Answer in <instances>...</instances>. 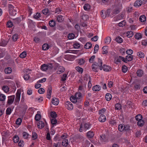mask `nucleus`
<instances>
[{
  "label": "nucleus",
  "mask_w": 147,
  "mask_h": 147,
  "mask_svg": "<svg viewBox=\"0 0 147 147\" xmlns=\"http://www.w3.org/2000/svg\"><path fill=\"white\" fill-rule=\"evenodd\" d=\"M106 118L104 115H100L98 118L99 121L101 122H103L105 121Z\"/></svg>",
  "instance_id": "obj_12"
},
{
  "label": "nucleus",
  "mask_w": 147,
  "mask_h": 147,
  "mask_svg": "<svg viewBox=\"0 0 147 147\" xmlns=\"http://www.w3.org/2000/svg\"><path fill=\"white\" fill-rule=\"evenodd\" d=\"M70 100L73 103H75L77 101V98L76 97L73 96H71L70 98Z\"/></svg>",
  "instance_id": "obj_36"
},
{
  "label": "nucleus",
  "mask_w": 147,
  "mask_h": 147,
  "mask_svg": "<svg viewBox=\"0 0 147 147\" xmlns=\"http://www.w3.org/2000/svg\"><path fill=\"white\" fill-rule=\"evenodd\" d=\"M144 124V121L143 120H140L137 123V125L140 127H142Z\"/></svg>",
  "instance_id": "obj_20"
},
{
  "label": "nucleus",
  "mask_w": 147,
  "mask_h": 147,
  "mask_svg": "<svg viewBox=\"0 0 147 147\" xmlns=\"http://www.w3.org/2000/svg\"><path fill=\"white\" fill-rule=\"evenodd\" d=\"M51 122L52 124L55 125L57 123V120L55 118H51Z\"/></svg>",
  "instance_id": "obj_46"
},
{
  "label": "nucleus",
  "mask_w": 147,
  "mask_h": 147,
  "mask_svg": "<svg viewBox=\"0 0 147 147\" xmlns=\"http://www.w3.org/2000/svg\"><path fill=\"white\" fill-rule=\"evenodd\" d=\"M68 144V140L64 139L62 142V145L65 147L67 146Z\"/></svg>",
  "instance_id": "obj_31"
},
{
  "label": "nucleus",
  "mask_w": 147,
  "mask_h": 147,
  "mask_svg": "<svg viewBox=\"0 0 147 147\" xmlns=\"http://www.w3.org/2000/svg\"><path fill=\"white\" fill-rule=\"evenodd\" d=\"M106 111V109L105 108H103L100 110L99 111V113L100 115H103V114H104L105 112Z\"/></svg>",
  "instance_id": "obj_52"
},
{
  "label": "nucleus",
  "mask_w": 147,
  "mask_h": 147,
  "mask_svg": "<svg viewBox=\"0 0 147 147\" xmlns=\"http://www.w3.org/2000/svg\"><path fill=\"white\" fill-rule=\"evenodd\" d=\"M76 70L79 72L82 73L83 71V69L80 67L77 66L76 67Z\"/></svg>",
  "instance_id": "obj_56"
},
{
  "label": "nucleus",
  "mask_w": 147,
  "mask_h": 147,
  "mask_svg": "<svg viewBox=\"0 0 147 147\" xmlns=\"http://www.w3.org/2000/svg\"><path fill=\"white\" fill-rule=\"evenodd\" d=\"M102 67L103 70L105 71H109L111 70V68L110 66L105 65H103Z\"/></svg>",
  "instance_id": "obj_11"
},
{
  "label": "nucleus",
  "mask_w": 147,
  "mask_h": 147,
  "mask_svg": "<svg viewBox=\"0 0 147 147\" xmlns=\"http://www.w3.org/2000/svg\"><path fill=\"white\" fill-rule=\"evenodd\" d=\"M75 35L73 33H69L68 36V38L69 40L74 39V38Z\"/></svg>",
  "instance_id": "obj_41"
},
{
  "label": "nucleus",
  "mask_w": 147,
  "mask_h": 147,
  "mask_svg": "<svg viewBox=\"0 0 147 147\" xmlns=\"http://www.w3.org/2000/svg\"><path fill=\"white\" fill-rule=\"evenodd\" d=\"M82 99H77V101L76 102V104L77 105V107L79 108H81L82 105Z\"/></svg>",
  "instance_id": "obj_7"
},
{
  "label": "nucleus",
  "mask_w": 147,
  "mask_h": 147,
  "mask_svg": "<svg viewBox=\"0 0 147 147\" xmlns=\"http://www.w3.org/2000/svg\"><path fill=\"white\" fill-rule=\"evenodd\" d=\"M44 123L42 121H40L38 123L37 127L39 128L42 129L44 127Z\"/></svg>",
  "instance_id": "obj_15"
},
{
  "label": "nucleus",
  "mask_w": 147,
  "mask_h": 147,
  "mask_svg": "<svg viewBox=\"0 0 147 147\" xmlns=\"http://www.w3.org/2000/svg\"><path fill=\"white\" fill-rule=\"evenodd\" d=\"M142 116L140 114L137 115L135 117V119L136 120L138 121L140 120H142Z\"/></svg>",
  "instance_id": "obj_40"
},
{
  "label": "nucleus",
  "mask_w": 147,
  "mask_h": 147,
  "mask_svg": "<svg viewBox=\"0 0 147 147\" xmlns=\"http://www.w3.org/2000/svg\"><path fill=\"white\" fill-rule=\"evenodd\" d=\"M90 124L86 123L84 124V129L85 130L88 129L90 127Z\"/></svg>",
  "instance_id": "obj_59"
},
{
  "label": "nucleus",
  "mask_w": 147,
  "mask_h": 147,
  "mask_svg": "<svg viewBox=\"0 0 147 147\" xmlns=\"http://www.w3.org/2000/svg\"><path fill=\"white\" fill-rule=\"evenodd\" d=\"M38 135L35 132H32V138L33 140H35L37 138Z\"/></svg>",
  "instance_id": "obj_51"
},
{
  "label": "nucleus",
  "mask_w": 147,
  "mask_h": 147,
  "mask_svg": "<svg viewBox=\"0 0 147 147\" xmlns=\"http://www.w3.org/2000/svg\"><path fill=\"white\" fill-rule=\"evenodd\" d=\"M78 62L79 65H83L85 62V59L83 58L78 59Z\"/></svg>",
  "instance_id": "obj_18"
},
{
  "label": "nucleus",
  "mask_w": 147,
  "mask_h": 147,
  "mask_svg": "<svg viewBox=\"0 0 147 147\" xmlns=\"http://www.w3.org/2000/svg\"><path fill=\"white\" fill-rule=\"evenodd\" d=\"M9 132L6 131L2 132V134L3 140L5 141L9 139Z\"/></svg>",
  "instance_id": "obj_2"
},
{
  "label": "nucleus",
  "mask_w": 147,
  "mask_h": 147,
  "mask_svg": "<svg viewBox=\"0 0 147 147\" xmlns=\"http://www.w3.org/2000/svg\"><path fill=\"white\" fill-rule=\"evenodd\" d=\"M127 67L125 65L123 66L122 67V71L123 73H126L127 71Z\"/></svg>",
  "instance_id": "obj_61"
},
{
  "label": "nucleus",
  "mask_w": 147,
  "mask_h": 147,
  "mask_svg": "<svg viewBox=\"0 0 147 147\" xmlns=\"http://www.w3.org/2000/svg\"><path fill=\"white\" fill-rule=\"evenodd\" d=\"M2 89L5 92H7L9 91V87L7 86H4L2 87Z\"/></svg>",
  "instance_id": "obj_48"
},
{
  "label": "nucleus",
  "mask_w": 147,
  "mask_h": 147,
  "mask_svg": "<svg viewBox=\"0 0 147 147\" xmlns=\"http://www.w3.org/2000/svg\"><path fill=\"white\" fill-rule=\"evenodd\" d=\"M142 1L141 0H137L135 2L134 5L136 7H138L142 5Z\"/></svg>",
  "instance_id": "obj_9"
},
{
  "label": "nucleus",
  "mask_w": 147,
  "mask_h": 147,
  "mask_svg": "<svg viewBox=\"0 0 147 147\" xmlns=\"http://www.w3.org/2000/svg\"><path fill=\"white\" fill-rule=\"evenodd\" d=\"M111 38L110 37H107L105 40V43L106 45H108L109 44L111 41Z\"/></svg>",
  "instance_id": "obj_26"
},
{
  "label": "nucleus",
  "mask_w": 147,
  "mask_h": 147,
  "mask_svg": "<svg viewBox=\"0 0 147 147\" xmlns=\"http://www.w3.org/2000/svg\"><path fill=\"white\" fill-rule=\"evenodd\" d=\"M20 92L18 91L16 94V97L15 101V102L16 104L19 103L20 99Z\"/></svg>",
  "instance_id": "obj_6"
},
{
  "label": "nucleus",
  "mask_w": 147,
  "mask_h": 147,
  "mask_svg": "<svg viewBox=\"0 0 147 147\" xmlns=\"http://www.w3.org/2000/svg\"><path fill=\"white\" fill-rule=\"evenodd\" d=\"M94 136L93 132L91 131H89L87 133V136L89 138H92Z\"/></svg>",
  "instance_id": "obj_16"
},
{
  "label": "nucleus",
  "mask_w": 147,
  "mask_h": 147,
  "mask_svg": "<svg viewBox=\"0 0 147 147\" xmlns=\"http://www.w3.org/2000/svg\"><path fill=\"white\" fill-rule=\"evenodd\" d=\"M127 36L128 38L131 37L134 34L133 32L132 31H129L127 32Z\"/></svg>",
  "instance_id": "obj_34"
},
{
  "label": "nucleus",
  "mask_w": 147,
  "mask_h": 147,
  "mask_svg": "<svg viewBox=\"0 0 147 147\" xmlns=\"http://www.w3.org/2000/svg\"><path fill=\"white\" fill-rule=\"evenodd\" d=\"M24 145V143L22 140H20L18 144V146L20 147H23Z\"/></svg>",
  "instance_id": "obj_53"
},
{
  "label": "nucleus",
  "mask_w": 147,
  "mask_h": 147,
  "mask_svg": "<svg viewBox=\"0 0 147 147\" xmlns=\"http://www.w3.org/2000/svg\"><path fill=\"white\" fill-rule=\"evenodd\" d=\"M14 8L13 6L10 4V15L11 16H15L16 14V10Z\"/></svg>",
  "instance_id": "obj_5"
},
{
  "label": "nucleus",
  "mask_w": 147,
  "mask_h": 147,
  "mask_svg": "<svg viewBox=\"0 0 147 147\" xmlns=\"http://www.w3.org/2000/svg\"><path fill=\"white\" fill-rule=\"evenodd\" d=\"M30 78V76L28 74H25L24 76V78L25 80H27Z\"/></svg>",
  "instance_id": "obj_63"
},
{
  "label": "nucleus",
  "mask_w": 147,
  "mask_h": 147,
  "mask_svg": "<svg viewBox=\"0 0 147 147\" xmlns=\"http://www.w3.org/2000/svg\"><path fill=\"white\" fill-rule=\"evenodd\" d=\"M65 71V69L62 66H60L58 68L56 72L57 74H60Z\"/></svg>",
  "instance_id": "obj_8"
},
{
  "label": "nucleus",
  "mask_w": 147,
  "mask_h": 147,
  "mask_svg": "<svg viewBox=\"0 0 147 147\" xmlns=\"http://www.w3.org/2000/svg\"><path fill=\"white\" fill-rule=\"evenodd\" d=\"M56 24V23L53 20H52L50 21L49 22V26L51 27H54Z\"/></svg>",
  "instance_id": "obj_29"
},
{
  "label": "nucleus",
  "mask_w": 147,
  "mask_h": 147,
  "mask_svg": "<svg viewBox=\"0 0 147 147\" xmlns=\"http://www.w3.org/2000/svg\"><path fill=\"white\" fill-rule=\"evenodd\" d=\"M116 41L119 43H121L123 41V39L120 36H118L116 38Z\"/></svg>",
  "instance_id": "obj_39"
},
{
  "label": "nucleus",
  "mask_w": 147,
  "mask_h": 147,
  "mask_svg": "<svg viewBox=\"0 0 147 147\" xmlns=\"http://www.w3.org/2000/svg\"><path fill=\"white\" fill-rule=\"evenodd\" d=\"M41 118V116L40 114H37L35 116V119L36 121H38Z\"/></svg>",
  "instance_id": "obj_42"
},
{
  "label": "nucleus",
  "mask_w": 147,
  "mask_h": 147,
  "mask_svg": "<svg viewBox=\"0 0 147 147\" xmlns=\"http://www.w3.org/2000/svg\"><path fill=\"white\" fill-rule=\"evenodd\" d=\"M75 97L78 99H82V94L80 92H78L76 93L75 94Z\"/></svg>",
  "instance_id": "obj_24"
},
{
  "label": "nucleus",
  "mask_w": 147,
  "mask_h": 147,
  "mask_svg": "<svg viewBox=\"0 0 147 147\" xmlns=\"http://www.w3.org/2000/svg\"><path fill=\"white\" fill-rule=\"evenodd\" d=\"M137 55L140 58H144V53L141 52H138L137 54Z\"/></svg>",
  "instance_id": "obj_43"
},
{
  "label": "nucleus",
  "mask_w": 147,
  "mask_h": 147,
  "mask_svg": "<svg viewBox=\"0 0 147 147\" xmlns=\"http://www.w3.org/2000/svg\"><path fill=\"white\" fill-rule=\"evenodd\" d=\"M125 58L126 63H127L128 61H131L133 59V57L132 55H128L126 56Z\"/></svg>",
  "instance_id": "obj_19"
},
{
  "label": "nucleus",
  "mask_w": 147,
  "mask_h": 147,
  "mask_svg": "<svg viewBox=\"0 0 147 147\" xmlns=\"http://www.w3.org/2000/svg\"><path fill=\"white\" fill-rule=\"evenodd\" d=\"M139 20L141 22H144L146 20V17L144 15H142L140 17Z\"/></svg>",
  "instance_id": "obj_35"
},
{
  "label": "nucleus",
  "mask_w": 147,
  "mask_h": 147,
  "mask_svg": "<svg viewBox=\"0 0 147 147\" xmlns=\"http://www.w3.org/2000/svg\"><path fill=\"white\" fill-rule=\"evenodd\" d=\"M57 21L59 22H62L63 20V17L61 15L58 16L57 18Z\"/></svg>",
  "instance_id": "obj_32"
},
{
  "label": "nucleus",
  "mask_w": 147,
  "mask_h": 147,
  "mask_svg": "<svg viewBox=\"0 0 147 147\" xmlns=\"http://www.w3.org/2000/svg\"><path fill=\"white\" fill-rule=\"evenodd\" d=\"M19 137L17 136H15L13 137V141L14 143L18 142L19 141Z\"/></svg>",
  "instance_id": "obj_38"
},
{
  "label": "nucleus",
  "mask_w": 147,
  "mask_h": 147,
  "mask_svg": "<svg viewBox=\"0 0 147 147\" xmlns=\"http://www.w3.org/2000/svg\"><path fill=\"white\" fill-rule=\"evenodd\" d=\"M26 55V51L22 52L20 55V57L21 58H24L25 57Z\"/></svg>",
  "instance_id": "obj_45"
},
{
  "label": "nucleus",
  "mask_w": 147,
  "mask_h": 147,
  "mask_svg": "<svg viewBox=\"0 0 147 147\" xmlns=\"http://www.w3.org/2000/svg\"><path fill=\"white\" fill-rule=\"evenodd\" d=\"M29 134L26 132H24L23 133V136L24 138L26 139L28 138Z\"/></svg>",
  "instance_id": "obj_62"
},
{
  "label": "nucleus",
  "mask_w": 147,
  "mask_h": 147,
  "mask_svg": "<svg viewBox=\"0 0 147 147\" xmlns=\"http://www.w3.org/2000/svg\"><path fill=\"white\" fill-rule=\"evenodd\" d=\"M83 8L86 11H88L90 8V5L88 4H85Z\"/></svg>",
  "instance_id": "obj_37"
},
{
  "label": "nucleus",
  "mask_w": 147,
  "mask_h": 147,
  "mask_svg": "<svg viewBox=\"0 0 147 147\" xmlns=\"http://www.w3.org/2000/svg\"><path fill=\"white\" fill-rule=\"evenodd\" d=\"M49 47V46L48 44L47 43L44 44L43 45L42 47V49L43 50H48Z\"/></svg>",
  "instance_id": "obj_25"
},
{
  "label": "nucleus",
  "mask_w": 147,
  "mask_h": 147,
  "mask_svg": "<svg viewBox=\"0 0 147 147\" xmlns=\"http://www.w3.org/2000/svg\"><path fill=\"white\" fill-rule=\"evenodd\" d=\"M41 69L42 71H46L47 70V65L44 64L41 66Z\"/></svg>",
  "instance_id": "obj_33"
},
{
  "label": "nucleus",
  "mask_w": 147,
  "mask_h": 147,
  "mask_svg": "<svg viewBox=\"0 0 147 147\" xmlns=\"http://www.w3.org/2000/svg\"><path fill=\"white\" fill-rule=\"evenodd\" d=\"M52 90V89L51 87L48 88L47 90V97L49 99H50L51 98Z\"/></svg>",
  "instance_id": "obj_10"
},
{
  "label": "nucleus",
  "mask_w": 147,
  "mask_h": 147,
  "mask_svg": "<svg viewBox=\"0 0 147 147\" xmlns=\"http://www.w3.org/2000/svg\"><path fill=\"white\" fill-rule=\"evenodd\" d=\"M12 38L14 41L17 40L18 38V35L17 34H15L12 36Z\"/></svg>",
  "instance_id": "obj_50"
},
{
  "label": "nucleus",
  "mask_w": 147,
  "mask_h": 147,
  "mask_svg": "<svg viewBox=\"0 0 147 147\" xmlns=\"http://www.w3.org/2000/svg\"><path fill=\"white\" fill-rule=\"evenodd\" d=\"M137 74L138 76L141 77L142 76L143 74V71L141 69H138L137 71Z\"/></svg>",
  "instance_id": "obj_21"
},
{
  "label": "nucleus",
  "mask_w": 147,
  "mask_h": 147,
  "mask_svg": "<svg viewBox=\"0 0 147 147\" xmlns=\"http://www.w3.org/2000/svg\"><path fill=\"white\" fill-rule=\"evenodd\" d=\"M5 96L3 94H0V100L3 101L5 100Z\"/></svg>",
  "instance_id": "obj_64"
},
{
  "label": "nucleus",
  "mask_w": 147,
  "mask_h": 147,
  "mask_svg": "<svg viewBox=\"0 0 147 147\" xmlns=\"http://www.w3.org/2000/svg\"><path fill=\"white\" fill-rule=\"evenodd\" d=\"M108 47L107 46H104L102 48V49L103 50L102 53L103 54H106L108 53Z\"/></svg>",
  "instance_id": "obj_27"
},
{
  "label": "nucleus",
  "mask_w": 147,
  "mask_h": 147,
  "mask_svg": "<svg viewBox=\"0 0 147 147\" xmlns=\"http://www.w3.org/2000/svg\"><path fill=\"white\" fill-rule=\"evenodd\" d=\"M22 122V119L20 118H18L16 121V123L17 125H20L21 124Z\"/></svg>",
  "instance_id": "obj_49"
},
{
  "label": "nucleus",
  "mask_w": 147,
  "mask_h": 147,
  "mask_svg": "<svg viewBox=\"0 0 147 147\" xmlns=\"http://www.w3.org/2000/svg\"><path fill=\"white\" fill-rule=\"evenodd\" d=\"M112 96L110 93H108L105 95V98L107 100L110 101L112 98Z\"/></svg>",
  "instance_id": "obj_17"
},
{
  "label": "nucleus",
  "mask_w": 147,
  "mask_h": 147,
  "mask_svg": "<svg viewBox=\"0 0 147 147\" xmlns=\"http://www.w3.org/2000/svg\"><path fill=\"white\" fill-rule=\"evenodd\" d=\"M52 102L53 105H57L59 104V100L56 98H53L52 99Z\"/></svg>",
  "instance_id": "obj_14"
},
{
  "label": "nucleus",
  "mask_w": 147,
  "mask_h": 147,
  "mask_svg": "<svg viewBox=\"0 0 147 147\" xmlns=\"http://www.w3.org/2000/svg\"><path fill=\"white\" fill-rule=\"evenodd\" d=\"M98 48H99V46L98 45L96 44L95 45L94 49V53H96L98 50Z\"/></svg>",
  "instance_id": "obj_60"
},
{
  "label": "nucleus",
  "mask_w": 147,
  "mask_h": 147,
  "mask_svg": "<svg viewBox=\"0 0 147 147\" xmlns=\"http://www.w3.org/2000/svg\"><path fill=\"white\" fill-rule=\"evenodd\" d=\"M7 42L5 40H3L0 43V45L3 47L5 46L7 44Z\"/></svg>",
  "instance_id": "obj_54"
},
{
  "label": "nucleus",
  "mask_w": 147,
  "mask_h": 147,
  "mask_svg": "<svg viewBox=\"0 0 147 147\" xmlns=\"http://www.w3.org/2000/svg\"><path fill=\"white\" fill-rule=\"evenodd\" d=\"M115 109L117 110H119L121 108V104L119 103L116 104L115 106Z\"/></svg>",
  "instance_id": "obj_44"
},
{
  "label": "nucleus",
  "mask_w": 147,
  "mask_h": 147,
  "mask_svg": "<svg viewBox=\"0 0 147 147\" xmlns=\"http://www.w3.org/2000/svg\"><path fill=\"white\" fill-rule=\"evenodd\" d=\"M92 89L93 91H98L100 90L101 87L99 85H97L93 86Z\"/></svg>",
  "instance_id": "obj_13"
},
{
  "label": "nucleus",
  "mask_w": 147,
  "mask_h": 147,
  "mask_svg": "<svg viewBox=\"0 0 147 147\" xmlns=\"http://www.w3.org/2000/svg\"><path fill=\"white\" fill-rule=\"evenodd\" d=\"M102 64V60L98 59L97 61H95L92 64V70L95 72H97L98 71L97 69H99L100 70H102L103 68Z\"/></svg>",
  "instance_id": "obj_1"
},
{
  "label": "nucleus",
  "mask_w": 147,
  "mask_h": 147,
  "mask_svg": "<svg viewBox=\"0 0 147 147\" xmlns=\"http://www.w3.org/2000/svg\"><path fill=\"white\" fill-rule=\"evenodd\" d=\"M92 46V44L90 42H88L85 45L84 48L86 49H88L90 48Z\"/></svg>",
  "instance_id": "obj_28"
},
{
  "label": "nucleus",
  "mask_w": 147,
  "mask_h": 147,
  "mask_svg": "<svg viewBox=\"0 0 147 147\" xmlns=\"http://www.w3.org/2000/svg\"><path fill=\"white\" fill-rule=\"evenodd\" d=\"M118 127L119 131H122L124 130L125 125L123 124H120L119 125Z\"/></svg>",
  "instance_id": "obj_23"
},
{
  "label": "nucleus",
  "mask_w": 147,
  "mask_h": 147,
  "mask_svg": "<svg viewBox=\"0 0 147 147\" xmlns=\"http://www.w3.org/2000/svg\"><path fill=\"white\" fill-rule=\"evenodd\" d=\"M51 117L52 118H55L57 116V114L55 112H52L51 113Z\"/></svg>",
  "instance_id": "obj_57"
},
{
  "label": "nucleus",
  "mask_w": 147,
  "mask_h": 147,
  "mask_svg": "<svg viewBox=\"0 0 147 147\" xmlns=\"http://www.w3.org/2000/svg\"><path fill=\"white\" fill-rule=\"evenodd\" d=\"M125 22L124 20H123L120 23L118 24V25L120 27H123L125 25Z\"/></svg>",
  "instance_id": "obj_58"
},
{
  "label": "nucleus",
  "mask_w": 147,
  "mask_h": 147,
  "mask_svg": "<svg viewBox=\"0 0 147 147\" xmlns=\"http://www.w3.org/2000/svg\"><path fill=\"white\" fill-rule=\"evenodd\" d=\"M100 139L101 142H105L106 140V137L104 134L100 136Z\"/></svg>",
  "instance_id": "obj_22"
},
{
  "label": "nucleus",
  "mask_w": 147,
  "mask_h": 147,
  "mask_svg": "<svg viewBox=\"0 0 147 147\" xmlns=\"http://www.w3.org/2000/svg\"><path fill=\"white\" fill-rule=\"evenodd\" d=\"M88 79L86 78H84V80L82 79H80L78 83L79 85L83 86H86Z\"/></svg>",
  "instance_id": "obj_4"
},
{
  "label": "nucleus",
  "mask_w": 147,
  "mask_h": 147,
  "mask_svg": "<svg viewBox=\"0 0 147 147\" xmlns=\"http://www.w3.org/2000/svg\"><path fill=\"white\" fill-rule=\"evenodd\" d=\"M65 106L68 110H71L73 109V105L70 101H66L65 104Z\"/></svg>",
  "instance_id": "obj_3"
},
{
  "label": "nucleus",
  "mask_w": 147,
  "mask_h": 147,
  "mask_svg": "<svg viewBox=\"0 0 147 147\" xmlns=\"http://www.w3.org/2000/svg\"><path fill=\"white\" fill-rule=\"evenodd\" d=\"M15 97L14 95L10 96V104H12L13 102Z\"/></svg>",
  "instance_id": "obj_47"
},
{
  "label": "nucleus",
  "mask_w": 147,
  "mask_h": 147,
  "mask_svg": "<svg viewBox=\"0 0 147 147\" xmlns=\"http://www.w3.org/2000/svg\"><path fill=\"white\" fill-rule=\"evenodd\" d=\"M67 76V75L66 74H63L61 77V80L62 81H65L66 80Z\"/></svg>",
  "instance_id": "obj_55"
},
{
  "label": "nucleus",
  "mask_w": 147,
  "mask_h": 147,
  "mask_svg": "<svg viewBox=\"0 0 147 147\" xmlns=\"http://www.w3.org/2000/svg\"><path fill=\"white\" fill-rule=\"evenodd\" d=\"M135 38L137 40L140 39L142 38V35L140 33H137L135 36Z\"/></svg>",
  "instance_id": "obj_30"
}]
</instances>
